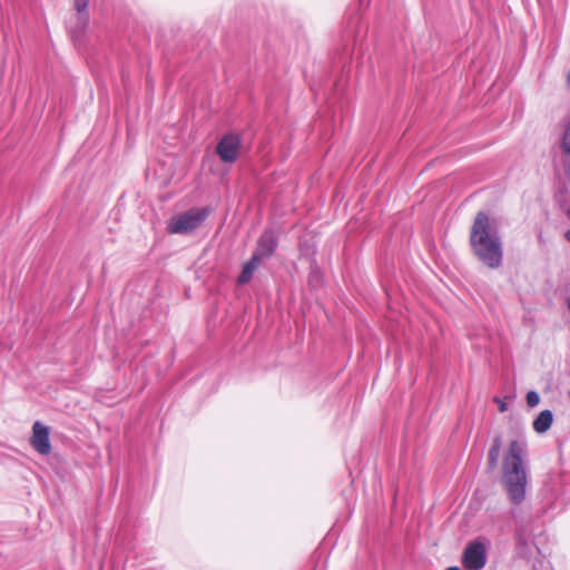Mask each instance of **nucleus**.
Returning a JSON list of instances; mask_svg holds the SVG:
<instances>
[{
	"instance_id": "nucleus-25",
	"label": "nucleus",
	"mask_w": 570,
	"mask_h": 570,
	"mask_svg": "<svg viewBox=\"0 0 570 570\" xmlns=\"http://www.w3.org/2000/svg\"><path fill=\"white\" fill-rule=\"evenodd\" d=\"M569 216H570V209H569Z\"/></svg>"
},
{
	"instance_id": "nucleus-21",
	"label": "nucleus",
	"mask_w": 570,
	"mask_h": 570,
	"mask_svg": "<svg viewBox=\"0 0 570 570\" xmlns=\"http://www.w3.org/2000/svg\"><path fill=\"white\" fill-rule=\"evenodd\" d=\"M445 570H461L458 566H452L446 568Z\"/></svg>"
},
{
	"instance_id": "nucleus-12",
	"label": "nucleus",
	"mask_w": 570,
	"mask_h": 570,
	"mask_svg": "<svg viewBox=\"0 0 570 570\" xmlns=\"http://www.w3.org/2000/svg\"><path fill=\"white\" fill-rule=\"evenodd\" d=\"M88 3L89 0H73V8L79 13L85 24L88 22V14L86 12Z\"/></svg>"
},
{
	"instance_id": "nucleus-19",
	"label": "nucleus",
	"mask_w": 570,
	"mask_h": 570,
	"mask_svg": "<svg viewBox=\"0 0 570 570\" xmlns=\"http://www.w3.org/2000/svg\"><path fill=\"white\" fill-rule=\"evenodd\" d=\"M499 402H500L499 410L501 412H504L507 410V404L504 402H501V401H499Z\"/></svg>"
},
{
	"instance_id": "nucleus-16",
	"label": "nucleus",
	"mask_w": 570,
	"mask_h": 570,
	"mask_svg": "<svg viewBox=\"0 0 570 570\" xmlns=\"http://www.w3.org/2000/svg\"><path fill=\"white\" fill-rule=\"evenodd\" d=\"M562 142H570V121L566 126Z\"/></svg>"
},
{
	"instance_id": "nucleus-13",
	"label": "nucleus",
	"mask_w": 570,
	"mask_h": 570,
	"mask_svg": "<svg viewBox=\"0 0 570 570\" xmlns=\"http://www.w3.org/2000/svg\"><path fill=\"white\" fill-rule=\"evenodd\" d=\"M525 400H527V404L530 406V407H534L539 404L540 402V395L538 392L535 391H529L527 393V396H525Z\"/></svg>"
},
{
	"instance_id": "nucleus-9",
	"label": "nucleus",
	"mask_w": 570,
	"mask_h": 570,
	"mask_svg": "<svg viewBox=\"0 0 570 570\" xmlns=\"http://www.w3.org/2000/svg\"><path fill=\"white\" fill-rule=\"evenodd\" d=\"M514 540L517 554L523 559H529L531 557V548L527 534L522 530H517Z\"/></svg>"
},
{
	"instance_id": "nucleus-4",
	"label": "nucleus",
	"mask_w": 570,
	"mask_h": 570,
	"mask_svg": "<svg viewBox=\"0 0 570 570\" xmlns=\"http://www.w3.org/2000/svg\"><path fill=\"white\" fill-rule=\"evenodd\" d=\"M487 547L480 540L470 541L462 554L465 570H481L487 564Z\"/></svg>"
},
{
	"instance_id": "nucleus-3",
	"label": "nucleus",
	"mask_w": 570,
	"mask_h": 570,
	"mask_svg": "<svg viewBox=\"0 0 570 570\" xmlns=\"http://www.w3.org/2000/svg\"><path fill=\"white\" fill-rule=\"evenodd\" d=\"M209 213L207 207L190 208L171 217L167 225V232L169 234H187L196 229L209 216Z\"/></svg>"
},
{
	"instance_id": "nucleus-20",
	"label": "nucleus",
	"mask_w": 570,
	"mask_h": 570,
	"mask_svg": "<svg viewBox=\"0 0 570 570\" xmlns=\"http://www.w3.org/2000/svg\"><path fill=\"white\" fill-rule=\"evenodd\" d=\"M564 238L570 242V229L564 233Z\"/></svg>"
},
{
	"instance_id": "nucleus-14",
	"label": "nucleus",
	"mask_w": 570,
	"mask_h": 570,
	"mask_svg": "<svg viewBox=\"0 0 570 570\" xmlns=\"http://www.w3.org/2000/svg\"><path fill=\"white\" fill-rule=\"evenodd\" d=\"M243 139V137H240L238 134H235V132H230V134H226L219 142H224V144H227V142H240V140Z\"/></svg>"
},
{
	"instance_id": "nucleus-6",
	"label": "nucleus",
	"mask_w": 570,
	"mask_h": 570,
	"mask_svg": "<svg viewBox=\"0 0 570 570\" xmlns=\"http://www.w3.org/2000/svg\"><path fill=\"white\" fill-rule=\"evenodd\" d=\"M49 428L39 421H36L32 426L31 445L40 454L46 455L51 451L49 440Z\"/></svg>"
},
{
	"instance_id": "nucleus-26",
	"label": "nucleus",
	"mask_w": 570,
	"mask_h": 570,
	"mask_svg": "<svg viewBox=\"0 0 570 570\" xmlns=\"http://www.w3.org/2000/svg\"><path fill=\"white\" fill-rule=\"evenodd\" d=\"M533 570H537L535 568Z\"/></svg>"
},
{
	"instance_id": "nucleus-1",
	"label": "nucleus",
	"mask_w": 570,
	"mask_h": 570,
	"mask_svg": "<svg viewBox=\"0 0 570 570\" xmlns=\"http://www.w3.org/2000/svg\"><path fill=\"white\" fill-rule=\"evenodd\" d=\"M527 456V441L518 439L509 443L508 451L502 460L501 485L509 501L514 505L522 504L527 497L530 478Z\"/></svg>"
},
{
	"instance_id": "nucleus-22",
	"label": "nucleus",
	"mask_w": 570,
	"mask_h": 570,
	"mask_svg": "<svg viewBox=\"0 0 570 570\" xmlns=\"http://www.w3.org/2000/svg\"><path fill=\"white\" fill-rule=\"evenodd\" d=\"M567 81H568V85H569V87H570V70H569V73H568V76H567Z\"/></svg>"
},
{
	"instance_id": "nucleus-15",
	"label": "nucleus",
	"mask_w": 570,
	"mask_h": 570,
	"mask_svg": "<svg viewBox=\"0 0 570 570\" xmlns=\"http://www.w3.org/2000/svg\"><path fill=\"white\" fill-rule=\"evenodd\" d=\"M562 168L566 174H570V157H562Z\"/></svg>"
},
{
	"instance_id": "nucleus-8",
	"label": "nucleus",
	"mask_w": 570,
	"mask_h": 570,
	"mask_svg": "<svg viewBox=\"0 0 570 570\" xmlns=\"http://www.w3.org/2000/svg\"><path fill=\"white\" fill-rule=\"evenodd\" d=\"M553 423V413L551 410H543L533 421V430L539 433H546Z\"/></svg>"
},
{
	"instance_id": "nucleus-11",
	"label": "nucleus",
	"mask_w": 570,
	"mask_h": 570,
	"mask_svg": "<svg viewBox=\"0 0 570 570\" xmlns=\"http://www.w3.org/2000/svg\"><path fill=\"white\" fill-rule=\"evenodd\" d=\"M261 262L262 259H259L257 256L253 254L252 257L244 264L243 269L237 279L238 283L247 284L252 279L253 274Z\"/></svg>"
},
{
	"instance_id": "nucleus-7",
	"label": "nucleus",
	"mask_w": 570,
	"mask_h": 570,
	"mask_svg": "<svg viewBox=\"0 0 570 570\" xmlns=\"http://www.w3.org/2000/svg\"><path fill=\"white\" fill-rule=\"evenodd\" d=\"M501 449H502V436L500 434H498L493 438L491 446L488 451L487 470L489 472H493L498 468L500 455H501Z\"/></svg>"
},
{
	"instance_id": "nucleus-24",
	"label": "nucleus",
	"mask_w": 570,
	"mask_h": 570,
	"mask_svg": "<svg viewBox=\"0 0 570 570\" xmlns=\"http://www.w3.org/2000/svg\"><path fill=\"white\" fill-rule=\"evenodd\" d=\"M568 308L570 309V298L568 299Z\"/></svg>"
},
{
	"instance_id": "nucleus-17",
	"label": "nucleus",
	"mask_w": 570,
	"mask_h": 570,
	"mask_svg": "<svg viewBox=\"0 0 570 570\" xmlns=\"http://www.w3.org/2000/svg\"><path fill=\"white\" fill-rule=\"evenodd\" d=\"M563 148V157H570V145H561Z\"/></svg>"
},
{
	"instance_id": "nucleus-23",
	"label": "nucleus",
	"mask_w": 570,
	"mask_h": 570,
	"mask_svg": "<svg viewBox=\"0 0 570 570\" xmlns=\"http://www.w3.org/2000/svg\"><path fill=\"white\" fill-rule=\"evenodd\" d=\"M538 238H539L540 242H543L542 233L539 234Z\"/></svg>"
},
{
	"instance_id": "nucleus-5",
	"label": "nucleus",
	"mask_w": 570,
	"mask_h": 570,
	"mask_svg": "<svg viewBox=\"0 0 570 570\" xmlns=\"http://www.w3.org/2000/svg\"><path fill=\"white\" fill-rule=\"evenodd\" d=\"M278 247V234L272 227L264 228L254 250V255L259 259H267L274 255Z\"/></svg>"
},
{
	"instance_id": "nucleus-2",
	"label": "nucleus",
	"mask_w": 570,
	"mask_h": 570,
	"mask_svg": "<svg viewBox=\"0 0 570 570\" xmlns=\"http://www.w3.org/2000/svg\"><path fill=\"white\" fill-rule=\"evenodd\" d=\"M470 246L474 256L487 267L495 269L503 262V244L497 220L479 212L470 229Z\"/></svg>"
},
{
	"instance_id": "nucleus-18",
	"label": "nucleus",
	"mask_w": 570,
	"mask_h": 570,
	"mask_svg": "<svg viewBox=\"0 0 570 570\" xmlns=\"http://www.w3.org/2000/svg\"><path fill=\"white\" fill-rule=\"evenodd\" d=\"M570 480V474H562L560 476V483L563 485L566 482Z\"/></svg>"
},
{
	"instance_id": "nucleus-10",
	"label": "nucleus",
	"mask_w": 570,
	"mask_h": 570,
	"mask_svg": "<svg viewBox=\"0 0 570 570\" xmlns=\"http://www.w3.org/2000/svg\"><path fill=\"white\" fill-rule=\"evenodd\" d=\"M242 145H216V154L224 163H234L238 158Z\"/></svg>"
}]
</instances>
